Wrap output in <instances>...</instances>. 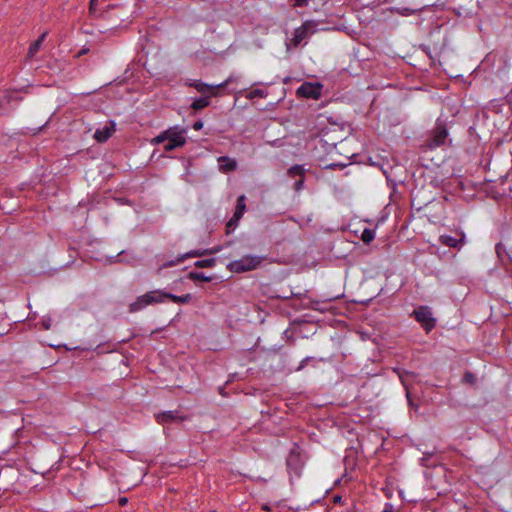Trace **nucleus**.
<instances>
[{"instance_id":"nucleus-1","label":"nucleus","mask_w":512,"mask_h":512,"mask_svg":"<svg viewBox=\"0 0 512 512\" xmlns=\"http://www.w3.org/2000/svg\"><path fill=\"white\" fill-rule=\"evenodd\" d=\"M185 133L186 130L184 128L173 126L161 132L158 136L153 138L151 142L156 145L167 141L164 145V150L169 152L176 148L183 147L186 144Z\"/></svg>"},{"instance_id":"nucleus-2","label":"nucleus","mask_w":512,"mask_h":512,"mask_svg":"<svg viewBox=\"0 0 512 512\" xmlns=\"http://www.w3.org/2000/svg\"><path fill=\"white\" fill-rule=\"evenodd\" d=\"M448 136L449 132L445 121L438 118L435 126L428 133L423 147L428 150H434L438 147H442L446 145L447 142L451 143V139H449Z\"/></svg>"},{"instance_id":"nucleus-3","label":"nucleus","mask_w":512,"mask_h":512,"mask_svg":"<svg viewBox=\"0 0 512 512\" xmlns=\"http://www.w3.org/2000/svg\"><path fill=\"white\" fill-rule=\"evenodd\" d=\"M264 260L262 256L245 255L238 260L227 264V269L232 273H244L255 270Z\"/></svg>"},{"instance_id":"nucleus-4","label":"nucleus","mask_w":512,"mask_h":512,"mask_svg":"<svg viewBox=\"0 0 512 512\" xmlns=\"http://www.w3.org/2000/svg\"><path fill=\"white\" fill-rule=\"evenodd\" d=\"M413 315L427 333L435 328L436 319L432 316L431 309L428 306L422 305L417 307L414 309Z\"/></svg>"},{"instance_id":"nucleus-5","label":"nucleus","mask_w":512,"mask_h":512,"mask_svg":"<svg viewBox=\"0 0 512 512\" xmlns=\"http://www.w3.org/2000/svg\"><path fill=\"white\" fill-rule=\"evenodd\" d=\"M322 84L305 82L298 87L296 94L307 99H319L322 94Z\"/></svg>"},{"instance_id":"nucleus-6","label":"nucleus","mask_w":512,"mask_h":512,"mask_svg":"<svg viewBox=\"0 0 512 512\" xmlns=\"http://www.w3.org/2000/svg\"><path fill=\"white\" fill-rule=\"evenodd\" d=\"M231 82H233V77H228L224 82L217 84V85H209L206 83H203L199 80L194 81L190 84V86L194 87L198 92L202 94H208L209 96H216V90L220 88H225L227 85H229Z\"/></svg>"},{"instance_id":"nucleus-7","label":"nucleus","mask_w":512,"mask_h":512,"mask_svg":"<svg viewBox=\"0 0 512 512\" xmlns=\"http://www.w3.org/2000/svg\"><path fill=\"white\" fill-rule=\"evenodd\" d=\"M156 421L159 424H168L175 422H182L187 420L186 415H180L178 411H164L155 415Z\"/></svg>"},{"instance_id":"nucleus-8","label":"nucleus","mask_w":512,"mask_h":512,"mask_svg":"<svg viewBox=\"0 0 512 512\" xmlns=\"http://www.w3.org/2000/svg\"><path fill=\"white\" fill-rule=\"evenodd\" d=\"M116 131V123L110 120L103 128H99L94 133V139L99 143L106 142L112 134Z\"/></svg>"},{"instance_id":"nucleus-9","label":"nucleus","mask_w":512,"mask_h":512,"mask_svg":"<svg viewBox=\"0 0 512 512\" xmlns=\"http://www.w3.org/2000/svg\"><path fill=\"white\" fill-rule=\"evenodd\" d=\"M149 305L164 303L168 300V292L160 289L146 292Z\"/></svg>"},{"instance_id":"nucleus-10","label":"nucleus","mask_w":512,"mask_h":512,"mask_svg":"<svg viewBox=\"0 0 512 512\" xmlns=\"http://www.w3.org/2000/svg\"><path fill=\"white\" fill-rule=\"evenodd\" d=\"M464 239H465V235L463 233H461V237L459 239L455 238L453 236H450V235H441L439 237V242L442 245H445L448 247L460 248L464 243Z\"/></svg>"},{"instance_id":"nucleus-11","label":"nucleus","mask_w":512,"mask_h":512,"mask_svg":"<svg viewBox=\"0 0 512 512\" xmlns=\"http://www.w3.org/2000/svg\"><path fill=\"white\" fill-rule=\"evenodd\" d=\"M219 170L223 173L232 172L237 168V162L235 159H231L228 156H221L218 158Z\"/></svg>"},{"instance_id":"nucleus-12","label":"nucleus","mask_w":512,"mask_h":512,"mask_svg":"<svg viewBox=\"0 0 512 512\" xmlns=\"http://www.w3.org/2000/svg\"><path fill=\"white\" fill-rule=\"evenodd\" d=\"M48 35V31H44L36 41H34L33 43H31L30 47H29V50H28V53H27V58L28 59H32L35 57V55L39 52L45 38L47 37Z\"/></svg>"},{"instance_id":"nucleus-13","label":"nucleus","mask_w":512,"mask_h":512,"mask_svg":"<svg viewBox=\"0 0 512 512\" xmlns=\"http://www.w3.org/2000/svg\"><path fill=\"white\" fill-rule=\"evenodd\" d=\"M148 305L149 303L147 299V294L145 293L141 296H138L134 302L129 304L128 311L130 313H136L138 311H141Z\"/></svg>"},{"instance_id":"nucleus-14","label":"nucleus","mask_w":512,"mask_h":512,"mask_svg":"<svg viewBox=\"0 0 512 512\" xmlns=\"http://www.w3.org/2000/svg\"><path fill=\"white\" fill-rule=\"evenodd\" d=\"M219 250H220L219 248H214V249H210V250L207 249V250H204V251L193 250V251L187 252L186 254L181 255L180 257H178L177 258V262H182L186 258H190V257H201V256L206 255V254H213V253L218 252Z\"/></svg>"},{"instance_id":"nucleus-15","label":"nucleus","mask_w":512,"mask_h":512,"mask_svg":"<svg viewBox=\"0 0 512 512\" xmlns=\"http://www.w3.org/2000/svg\"><path fill=\"white\" fill-rule=\"evenodd\" d=\"M307 36V29L305 25H302L301 27H298L295 29L292 43L294 46H298Z\"/></svg>"},{"instance_id":"nucleus-16","label":"nucleus","mask_w":512,"mask_h":512,"mask_svg":"<svg viewBox=\"0 0 512 512\" xmlns=\"http://www.w3.org/2000/svg\"><path fill=\"white\" fill-rule=\"evenodd\" d=\"M246 197L245 195H241L237 199L236 209L234 212V218L235 220H240L246 210Z\"/></svg>"},{"instance_id":"nucleus-17","label":"nucleus","mask_w":512,"mask_h":512,"mask_svg":"<svg viewBox=\"0 0 512 512\" xmlns=\"http://www.w3.org/2000/svg\"><path fill=\"white\" fill-rule=\"evenodd\" d=\"M192 299L193 296L189 293L182 296H177L168 292V300L177 304H188L192 301Z\"/></svg>"},{"instance_id":"nucleus-18","label":"nucleus","mask_w":512,"mask_h":512,"mask_svg":"<svg viewBox=\"0 0 512 512\" xmlns=\"http://www.w3.org/2000/svg\"><path fill=\"white\" fill-rule=\"evenodd\" d=\"M210 97L211 96L207 95V96L195 99L191 104V108L197 111V110H201V109L209 106L210 105V100H209Z\"/></svg>"},{"instance_id":"nucleus-19","label":"nucleus","mask_w":512,"mask_h":512,"mask_svg":"<svg viewBox=\"0 0 512 512\" xmlns=\"http://www.w3.org/2000/svg\"><path fill=\"white\" fill-rule=\"evenodd\" d=\"M188 278L194 282H196V281L210 282L213 279V277L206 276L203 272H198V271L189 272Z\"/></svg>"},{"instance_id":"nucleus-20","label":"nucleus","mask_w":512,"mask_h":512,"mask_svg":"<svg viewBox=\"0 0 512 512\" xmlns=\"http://www.w3.org/2000/svg\"><path fill=\"white\" fill-rule=\"evenodd\" d=\"M495 251H496L497 257L501 261H503L504 257H507L510 260V262H512V256L509 254L506 247L501 242L496 244Z\"/></svg>"},{"instance_id":"nucleus-21","label":"nucleus","mask_w":512,"mask_h":512,"mask_svg":"<svg viewBox=\"0 0 512 512\" xmlns=\"http://www.w3.org/2000/svg\"><path fill=\"white\" fill-rule=\"evenodd\" d=\"M267 95H268V92L266 90L257 88V89L248 91L245 94V98L249 99V100H253L255 98H265V97H267Z\"/></svg>"},{"instance_id":"nucleus-22","label":"nucleus","mask_w":512,"mask_h":512,"mask_svg":"<svg viewBox=\"0 0 512 512\" xmlns=\"http://www.w3.org/2000/svg\"><path fill=\"white\" fill-rule=\"evenodd\" d=\"M195 267L197 268H212L216 265V259L215 258H209V259H202L197 260L194 263Z\"/></svg>"},{"instance_id":"nucleus-23","label":"nucleus","mask_w":512,"mask_h":512,"mask_svg":"<svg viewBox=\"0 0 512 512\" xmlns=\"http://www.w3.org/2000/svg\"><path fill=\"white\" fill-rule=\"evenodd\" d=\"M375 238V231L369 228H365L361 234V240L365 244H369Z\"/></svg>"},{"instance_id":"nucleus-24","label":"nucleus","mask_w":512,"mask_h":512,"mask_svg":"<svg viewBox=\"0 0 512 512\" xmlns=\"http://www.w3.org/2000/svg\"><path fill=\"white\" fill-rule=\"evenodd\" d=\"M327 305H328L327 301L314 300L311 302V309L320 311V312H325L328 310Z\"/></svg>"},{"instance_id":"nucleus-25","label":"nucleus","mask_w":512,"mask_h":512,"mask_svg":"<svg viewBox=\"0 0 512 512\" xmlns=\"http://www.w3.org/2000/svg\"><path fill=\"white\" fill-rule=\"evenodd\" d=\"M304 172V168L301 165H295L288 170V174L290 177H304Z\"/></svg>"},{"instance_id":"nucleus-26","label":"nucleus","mask_w":512,"mask_h":512,"mask_svg":"<svg viewBox=\"0 0 512 512\" xmlns=\"http://www.w3.org/2000/svg\"><path fill=\"white\" fill-rule=\"evenodd\" d=\"M312 364L313 366H315V363H316V359L314 357H311V356H308V357H305L299 364V366L295 369V371H301L303 370L308 364Z\"/></svg>"},{"instance_id":"nucleus-27","label":"nucleus","mask_w":512,"mask_h":512,"mask_svg":"<svg viewBox=\"0 0 512 512\" xmlns=\"http://www.w3.org/2000/svg\"><path fill=\"white\" fill-rule=\"evenodd\" d=\"M463 382L466 383V384H470V385H475L476 384V376L474 373H472L471 371H466L463 375Z\"/></svg>"},{"instance_id":"nucleus-28","label":"nucleus","mask_w":512,"mask_h":512,"mask_svg":"<svg viewBox=\"0 0 512 512\" xmlns=\"http://www.w3.org/2000/svg\"><path fill=\"white\" fill-rule=\"evenodd\" d=\"M238 222H239V220H235L234 215H233L232 218L227 223V226H226L227 232L229 233L230 230H234L235 227L238 225Z\"/></svg>"},{"instance_id":"nucleus-29","label":"nucleus","mask_w":512,"mask_h":512,"mask_svg":"<svg viewBox=\"0 0 512 512\" xmlns=\"http://www.w3.org/2000/svg\"><path fill=\"white\" fill-rule=\"evenodd\" d=\"M293 2V7H305L307 6L309 0H289Z\"/></svg>"},{"instance_id":"nucleus-30","label":"nucleus","mask_w":512,"mask_h":512,"mask_svg":"<svg viewBox=\"0 0 512 512\" xmlns=\"http://www.w3.org/2000/svg\"><path fill=\"white\" fill-rule=\"evenodd\" d=\"M344 167H346V164H343V163H331V164L327 165L325 168L326 169L335 170V169H343Z\"/></svg>"},{"instance_id":"nucleus-31","label":"nucleus","mask_w":512,"mask_h":512,"mask_svg":"<svg viewBox=\"0 0 512 512\" xmlns=\"http://www.w3.org/2000/svg\"><path fill=\"white\" fill-rule=\"evenodd\" d=\"M303 187H304V177H301L299 180H297L294 183V190L298 192V191L302 190Z\"/></svg>"},{"instance_id":"nucleus-32","label":"nucleus","mask_w":512,"mask_h":512,"mask_svg":"<svg viewBox=\"0 0 512 512\" xmlns=\"http://www.w3.org/2000/svg\"><path fill=\"white\" fill-rule=\"evenodd\" d=\"M399 377H400V380H401L402 384H403L405 387H407V386H406V384H405V381H404V379H403V376L400 374V375H399ZM406 397H407V399H408L409 405H412V400H411L410 392H409L408 388H406Z\"/></svg>"},{"instance_id":"nucleus-33","label":"nucleus","mask_w":512,"mask_h":512,"mask_svg":"<svg viewBox=\"0 0 512 512\" xmlns=\"http://www.w3.org/2000/svg\"><path fill=\"white\" fill-rule=\"evenodd\" d=\"M51 318L43 319L42 320V326L45 330H49L51 328Z\"/></svg>"},{"instance_id":"nucleus-34","label":"nucleus","mask_w":512,"mask_h":512,"mask_svg":"<svg viewBox=\"0 0 512 512\" xmlns=\"http://www.w3.org/2000/svg\"><path fill=\"white\" fill-rule=\"evenodd\" d=\"M97 3H98V0H90V2H89V12L90 13L95 12Z\"/></svg>"},{"instance_id":"nucleus-35","label":"nucleus","mask_w":512,"mask_h":512,"mask_svg":"<svg viewBox=\"0 0 512 512\" xmlns=\"http://www.w3.org/2000/svg\"><path fill=\"white\" fill-rule=\"evenodd\" d=\"M180 262H177V259L176 260H172V261H168V262H165L161 267L160 269H163V268H168V267H172L176 264H179Z\"/></svg>"},{"instance_id":"nucleus-36","label":"nucleus","mask_w":512,"mask_h":512,"mask_svg":"<svg viewBox=\"0 0 512 512\" xmlns=\"http://www.w3.org/2000/svg\"><path fill=\"white\" fill-rule=\"evenodd\" d=\"M11 98L12 96L10 94H5L1 99H0V105H3L4 103H9L11 101Z\"/></svg>"},{"instance_id":"nucleus-37","label":"nucleus","mask_w":512,"mask_h":512,"mask_svg":"<svg viewBox=\"0 0 512 512\" xmlns=\"http://www.w3.org/2000/svg\"><path fill=\"white\" fill-rule=\"evenodd\" d=\"M203 127V122L201 120H198L196 121L194 124H193V129L194 130H201Z\"/></svg>"},{"instance_id":"nucleus-38","label":"nucleus","mask_w":512,"mask_h":512,"mask_svg":"<svg viewBox=\"0 0 512 512\" xmlns=\"http://www.w3.org/2000/svg\"><path fill=\"white\" fill-rule=\"evenodd\" d=\"M382 512H394L393 505L390 503H386L385 508Z\"/></svg>"},{"instance_id":"nucleus-39","label":"nucleus","mask_w":512,"mask_h":512,"mask_svg":"<svg viewBox=\"0 0 512 512\" xmlns=\"http://www.w3.org/2000/svg\"><path fill=\"white\" fill-rule=\"evenodd\" d=\"M88 52H89V49L84 47V48H82V49L77 53V55H76V56H77V57H80V56H82V55H84V54H87Z\"/></svg>"},{"instance_id":"nucleus-40","label":"nucleus","mask_w":512,"mask_h":512,"mask_svg":"<svg viewBox=\"0 0 512 512\" xmlns=\"http://www.w3.org/2000/svg\"><path fill=\"white\" fill-rule=\"evenodd\" d=\"M127 502H128V499H127V498H125V497H122V498H120V499H119V505H120V506H124V505H126V504H127Z\"/></svg>"},{"instance_id":"nucleus-41","label":"nucleus","mask_w":512,"mask_h":512,"mask_svg":"<svg viewBox=\"0 0 512 512\" xmlns=\"http://www.w3.org/2000/svg\"><path fill=\"white\" fill-rule=\"evenodd\" d=\"M341 500V497L340 496H335L334 497V502H340Z\"/></svg>"},{"instance_id":"nucleus-42","label":"nucleus","mask_w":512,"mask_h":512,"mask_svg":"<svg viewBox=\"0 0 512 512\" xmlns=\"http://www.w3.org/2000/svg\"><path fill=\"white\" fill-rule=\"evenodd\" d=\"M44 126H47V123H44V125L40 127L39 130H41Z\"/></svg>"},{"instance_id":"nucleus-43","label":"nucleus","mask_w":512,"mask_h":512,"mask_svg":"<svg viewBox=\"0 0 512 512\" xmlns=\"http://www.w3.org/2000/svg\"><path fill=\"white\" fill-rule=\"evenodd\" d=\"M210 512H217L216 510H211Z\"/></svg>"}]
</instances>
